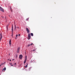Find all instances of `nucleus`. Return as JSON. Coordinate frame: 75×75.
I'll return each instance as SVG.
<instances>
[{
	"label": "nucleus",
	"mask_w": 75,
	"mask_h": 75,
	"mask_svg": "<svg viewBox=\"0 0 75 75\" xmlns=\"http://www.w3.org/2000/svg\"><path fill=\"white\" fill-rule=\"evenodd\" d=\"M17 28H18V29H19V28H19V27H17Z\"/></svg>",
	"instance_id": "obj_23"
},
{
	"label": "nucleus",
	"mask_w": 75,
	"mask_h": 75,
	"mask_svg": "<svg viewBox=\"0 0 75 75\" xmlns=\"http://www.w3.org/2000/svg\"><path fill=\"white\" fill-rule=\"evenodd\" d=\"M30 45H31L30 44H29L28 45V47H30Z\"/></svg>",
	"instance_id": "obj_14"
},
{
	"label": "nucleus",
	"mask_w": 75,
	"mask_h": 75,
	"mask_svg": "<svg viewBox=\"0 0 75 75\" xmlns=\"http://www.w3.org/2000/svg\"><path fill=\"white\" fill-rule=\"evenodd\" d=\"M27 56H25V60L24 62V64H25V62H26V61H27Z\"/></svg>",
	"instance_id": "obj_3"
},
{
	"label": "nucleus",
	"mask_w": 75,
	"mask_h": 75,
	"mask_svg": "<svg viewBox=\"0 0 75 75\" xmlns=\"http://www.w3.org/2000/svg\"><path fill=\"white\" fill-rule=\"evenodd\" d=\"M9 60V59H8V60Z\"/></svg>",
	"instance_id": "obj_38"
},
{
	"label": "nucleus",
	"mask_w": 75,
	"mask_h": 75,
	"mask_svg": "<svg viewBox=\"0 0 75 75\" xmlns=\"http://www.w3.org/2000/svg\"><path fill=\"white\" fill-rule=\"evenodd\" d=\"M9 26V24H8V25H7V26H6V28H7V30H8V27Z\"/></svg>",
	"instance_id": "obj_8"
},
{
	"label": "nucleus",
	"mask_w": 75,
	"mask_h": 75,
	"mask_svg": "<svg viewBox=\"0 0 75 75\" xmlns=\"http://www.w3.org/2000/svg\"><path fill=\"white\" fill-rule=\"evenodd\" d=\"M18 53L19 52V50H18Z\"/></svg>",
	"instance_id": "obj_22"
},
{
	"label": "nucleus",
	"mask_w": 75,
	"mask_h": 75,
	"mask_svg": "<svg viewBox=\"0 0 75 75\" xmlns=\"http://www.w3.org/2000/svg\"><path fill=\"white\" fill-rule=\"evenodd\" d=\"M10 9L11 10V11L12 12L13 11V10H12V8H11V7L10 6Z\"/></svg>",
	"instance_id": "obj_9"
},
{
	"label": "nucleus",
	"mask_w": 75,
	"mask_h": 75,
	"mask_svg": "<svg viewBox=\"0 0 75 75\" xmlns=\"http://www.w3.org/2000/svg\"><path fill=\"white\" fill-rule=\"evenodd\" d=\"M19 58H20L21 59H22V58H23V55H22V54H20Z\"/></svg>",
	"instance_id": "obj_2"
},
{
	"label": "nucleus",
	"mask_w": 75,
	"mask_h": 75,
	"mask_svg": "<svg viewBox=\"0 0 75 75\" xmlns=\"http://www.w3.org/2000/svg\"><path fill=\"white\" fill-rule=\"evenodd\" d=\"M17 57V54L16 55V57Z\"/></svg>",
	"instance_id": "obj_32"
},
{
	"label": "nucleus",
	"mask_w": 75,
	"mask_h": 75,
	"mask_svg": "<svg viewBox=\"0 0 75 75\" xmlns=\"http://www.w3.org/2000/svg\"><path fill=\"white\" fill-rule=\"evenodd\" d=\"M0 35V37H1L0 40V41H1V38H3V35H2V34H1Z\"/></svg>",
	"instance_id": "obj_5"
},
{
	"label": "nucleus",
	"mask_w": 75,
	"mask_h": 75,
	"mask_svg": "<svg viewBox=\"0 0 75 75\" xmlns=\"http://www.w3.org/2000/svg\"><path fill=\"white\" fill-rule=\"evenodd\" d=\"M13 65H11V67H12V66H13Z\"/></svg>",
	"instance_id": "obj_25"
},
{
	"label": "nucleus",
	"mask_w": 75,
	"mask_h": 75,
	"mask_svg": "<svg viewBox=\"0 0 75 75\" xmlns=\"http://www.w3.org/2000/svg\"><path fill=\"white\" fill-rule=\"evenodd\" d=\"M11 40H10L9 41V45H11Z\"/></svg>",
	"instance_id": "obj_7"
},
{
	"label": "nucleus",
	"mask_w": 75,
	"mask_h": 75,
	"mask_svg": "<svg viewBox=\"0 0 75 75\" xmlns=\"http://www.w3.org/2000/svg\"><path fill=\"white\" fill-rule=\"evenodd\" d=\"M14 59H12V61H14Z\"/></svg>",
	"instance_id": "obj_27"
},
{
	"label": "nucleus",
	"mask_w": 75,
	"mask_h": 75,
	"mask_svg": "<svg viewBox=\"0 0 75 75\" xmlns=\"http://www.w3.org/2000/svg\"><path fill=\"white\" fill-rule=\"evenodd\" d=\"M35 51V50H33V51Z\"/></svg>",
	"instance_id": "obj_24"
},
{
	"label": "nucleus",
	"mask_w": 75,
	"mask_h": 75,
	"mask_svg": "<svg viewBox=\"0 0 75 75\" xmlns=\"http://www.w3.org/2000/svg\"><path fill=\"white\" fill-rule=\"evenodd\" d=\"M5 19H6V17H5Z\"/></svg>",
	"instance_id": "obj_34"
},
{
	"label": "nucleus",
	"mask_w": 75,
	"mask_h": 75,
	"mask_svg": "<svg viewBox=\"0 0 75 75\" xmlns=\"http://www.w3.org/2000/svg\"><path fill=\"white\" fill-rule=\"evenodd\" d=\"M1 65H0V67H1Z\"/></svg>",
	"instance_id": "obj_28"
},
{
	"label": "nucleus",
	"mask_w": 75,
	"mask_h": 75,
	"mask_svg": "<svg viewBox=\"0 0 75 75\" xmlns=\"http://www.w3.org/2000/svg\"><path fill=\"white\" fill-rule=\"evenodd\" d=\"M28 19H29V18H27L26 19V21H27V20H28Z\"/></svg>",
	"instance_id": "obj_18"
},
{
	"label": "nucleus",
	"mask_w": 75,
	"mask_h": 75,
	"mask_svg": "<svg viewBox=\"0 0 75 75\" xmlns=\"http://www.w3.org/2000/svg\"><path fill=\"white\" fill-rule=\"evenodd\" d=\"M14 28L15 30H16V25H14Z\"/></svg>",
	"instance_id": "obj_10"
},
{
	"label": "nucleus",
	"mask_w": 75,
	"mask_h": 75,
	"mask_svg": "<svg viewBox=\"0 0 75 75\" xmlns=\"http://www.w3.org/2000/svg\"><path fill=\"white\" fill-rule=\"evenodd\" d=\"M3 70L4 71H6V67H5L4 69H3Z\"/></svg>",
	"instance_id": "obj_11"
},
{
	"label": "nucleus",
	"mask_w": 75,
	"mask_h": 75,
	"mask_svg": "<svg viewBox=\"0 0 75 75\" xmlns=\"http://www.w3.org/2000/svg\"><path fill=\"white\" fill-rule=\"evenodd\" d=\"M14 65H15V66H16V63H15L14 64Z\"/></svg>",
	"instance_id": "obj_19"
},
{
	"label": "nucleus",
	"mask_w": 75,
	"mask_h": 75,
	"mask_svg": "<svg viewBox=\"0 0 75 75\" xmlns=\"http://www.w3.org/2000/svg\"><path fill=\"white\" fill-rule=\"evenodd\" d=\"M15 38V39H17V38Z\"/></svg>",
	"instance_id": "obj_30"
},
{
	"label": "nucleus",
	"mask_w": 75,
	"mask_h": 75,
	"mask_svg": "<svg viewBox=\"0 0 75 75\" xmlns=\"http://www.w3.org/2000/svg\"><path fill=\"white\" fill-rule=\"evenodd\" d=\"M33 61H35H35L34 60H33Z\"/></svg>",
	"instance_id": "obj_36"
},
{
	"label": "nucleus",
	"mask_w": 75,
	"mask_h": 75,
	"mask_svg": "<svg viewBox=\"0 0 75 75\" xmlns=\"http://www.w3.org/2000/svg\"><path fill=\"white\" fill-rule=\"evenodd\" d=\"M20 47H18V51H19L20 50Z\"/></svg>",
	"instance_id": "obj_13"
},
{
	"label": "nucleus",
	"mask_w": 75,
	"mask_h": 75,
	"mask_svg": "<svg viewBox=\"0 0 75 75\" xmlns=\"http://www.w3.org/2000/svg\"><path fill=\"white\" fill-rule=\"evenodd\" d=\"M26 30L27 32V33L28 34V40H30V38H31V35L30 34V30H29V29H28V28H26Z\"/></svg>",
	"instance_id": "obj_1"
},
{
	"label": "nucleus",
	"mask_w": 75,
	"mask_h": 75,
	"mask_svg": "<svg viewBox=\"0 0 75 75\" xmlns=\"http://www.w3.org/2000/svg\"><path fill=\"white\" fill-rule=\"evenodd\" d=\"M12 35L11 36L13 38V32H12Z\"/></svg>",
	"instance_id": "obj_16"
},
{
	"label": "nucleus",
	"mask_w": 75,
	"mask_h": 75,
	"mask_svg": "<svg viewBox=\"0 0 75 75\" xmlns=\"http://www.w3.org/2000/svg\"><path fill=\"white\" fill-rule=\"evenodd\" d=\"M12 33H13V25H12Z\"/></svg>",
	"instance_id": "obj_6"
},
{
	"label": "nucleus",
	"mask_w": 75,
	"mask_h": 75,
	"mask_svg": "<svg viewBox=\"0 0 75 75\" xmlns=\"http://www.w3.org/2000/svg\"><path fill=\"white\" fill-rule=\"evenodd\" d=\"M18 36V35H16V37H17Z\"/></svg>",
	"instance_id": "obj_21"
},
{
	"label": "nucleus",
	"mask_w": 75,
	"mask_h": 75,
	"mask_svg": "<svg viewBox=\"0 0 75 75\" xmlns=\"http://www.w3.org/2000/svg\"><path fill=\"white\" fill-rule=\"evenodd\" d=\"M0 10L2 12H4V9H3V8H1V6H0Z\"/></svg>",
	"instance_id": "obj_4"
},
{
	"label": "nucleus",
	"mask_w": 75,
	"mask_h": 75,
	"mask_svg": "<svg viewBox=\"0 0 75 75\" xmlns=\"http://www.w3.org/2000/svg\"><path fill=\"white\" fill-rule=\"evenodd\" d=\"M18 36H20V34H19L18 35Z\"/></svg>",
	"instance_id": "obj_26"
},
{
	"label": "nucleus",
	"mask_w": 75,
	"mask_h": 75,
	"mask_svg": "<svg viewBox=\"0 0 75 75\" xmlns=\"http://www.w3.org/2000/svg\"><path fill=\"white\" fill-rule=\"evenodd\" d=\"M0 24H1V23L0 22Z\"/></svg>",
	"instance_id": "obj_37"
},
{
	"label": "nucleus",
	"mask_w": 75,
	"mask_h": 75,
	"mask_svg": "<svg viewBox=\"0 0 75 75\" xmlns=\"http://www.w3.org/2000/svg\"><path fill=\"white\" fill-rule=\"evenodd\" d=\"M11 61V60L10 59V61Z\"/></svg>",
	"instance_id": "obj_29"
},
{
	"label": "nucleus",
	"mask_w": 75,
	"mask_h": 75,
	"mask_svg": "<svg viewBox=\"0 0 75 75\" xmlns=\"http://www.w3.org/2000/svg\"><path fill=\"white\" fill-rule=\"evenodd\" d=\"M27 64V66H28V64Z\"/></svg>",
	"instance_id": "obj_35"
},
{
	"label": "nucleus",
	"mask_w": 75,
	"mask_h": 75,
	"mask_svg": "<svg viewBox=\"0 0 75 75\" xmlns=\"http://www.w3.org/2000/svg\"><path fill=\"white\" fill-rule=\"evenodd\" d=\"M30 34H31V36H33V33H30Z\"/></svg>",
	"instance_id": "obj_12"
},
{
	"label": "nucleus",
	"mask_w": 75,
	"mask_h": 75,
	"mask_svg": "<svg viewBox=\"0 0 75 75\" xmlns=\"http://www.w3.org/2000/svg\"><path fill=\"white\" fill-rule=\"evenodd\" d=\"M31 69V67H30L29 69V71H30V70Z\"/></svg>",
	"instance_id": "obj_17"
},
{
	"label": "nucleus",
	"mask_w": 75,
	"mask_h": 75,
	"mask_svg": "<svg viewBox=\"0 0 75 75\" xmlns=\"http://www.w3.org/2000/svg\"><path fill=\"white\" fill-rule=\"evenodd\" d=\"M33 45V43H31V44H30V45Z\"/></svg>",
	"instance_id": "obj_20"
},
{
	"label": "nucleus",
	"mask_w": 75,
	"mask_h": 75,
	"mask_svg": "<svg viewBox=\"0 0 75 75\" xmlns=\"http://www.w3.org/2000/svg\"><path fill=\"white\" fill-rule=\"evenodd\" d=\"M27 67H28V66H27V65H26V66H25V68H27Z\"/></svg>",
	"instance_id": "obj_15"
},
{
	"label": "nucleus",
	"mask_w": 75,
	"mask_h": 75,
	"mask_svg": "<svg viewBox=\"0 0 75 75\" xmlns=\"http://www.w3.org/2000/svg\"><path fill=\"white\" fill-rule=\"evenodd\" d=\"M2 18H4V17H2Z\"/></svg>",
	"instance_id": "obj_33"
},
{
	"label": "nucleus",
	"mask_w": 75,
	"mask_h": 75,
	"mask_svg": "<svg viewBox=\"0 0 75 75\" xmlns=\"http://www.w3.org/2000/svg\"><path fill=\"white\" fill-rule=\"evenodd\" d=\"M11 64H12L10 63V65H11Z\"/></svg>",
	"instance_id": "obj_31"
}]
</instances>
